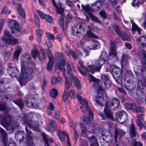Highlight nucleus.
I'll return each mask as SVG.
<instances>
[{"label": "nucleus", "mask_w": 146, "mask_h": 146, "mask_svg": "<svg viewBox=\"0 0 146 146\" xmlns=\"http://www.w3.org/2000/svg\"><path fill=\"white\" fill-rule=\"evenodd\" d=\"M46 52L47 56L49 60H53L54 56L52 54L50 50L49 49H47L46 50Z\"/></svg>", "instance_id": "3c124183"}, {"label": "nucleus", "mask_w": 146, "mask_h": 146, "mask_svg": "<svg viewBox=\"0 0 146 146\" xmlns=\"http://www.w3.org/2000/svg\"><path fill=\"white\" fill-rule=\"evenodd\" d=\"M46 36L48 40H54V39L55 37L54 35L50 33H46Z\"/></svg>", "instance_id": "338daca9"}, {"label": "nucleus", "mask_w": 146, "mask_h": 146, "mask_svg": "<svg viewBox=\"0 0 146 146\" xmlns=\"http://www.w3.org/2000/svg\"><path fill=\"white\" fill-rule=\"evenodd\" d=\"M77 95L80 104L82 105L80 106V108L84 114H86L87 111L91 110L90 106H88V102L86 99H83L82 96H79V94L78 93H77Z\"/></svg>", "instance_id": "423d86ee"}, {"label": "nucleus", "mask_w": 146, "mask_h": 146, "mask_svg": "<svg viewBox=\"0 0 146 146\" xmlns=\"http://www.w3.org/2000/svg\"><path fill=\"white\" fill-rule=\"evenodd\" d=\"M71 53L72 57L75 60H76L78 58L79 52L77 51L74 52L72 50H71Z\"/></svg>", "instance_id": "8fccbe9b"}, {"label": "nucleus", "mask_w": 146, "mask_h": 146, "mask_svg": "<svg viewBox=\"0 0 146 146\" xmlns=\"http://www.w3.org/2000/svg\"><path fill=\"white\" fill-rule=\"evenodd\" d=\"M8 72L12 77L17 76L19 74V70L16 68H13L11 66H9L7 69Z\"/></svg>", "instance_id": "aec40b11"}, {"label": "nucleus", "mask_w": 146, "mask_h": 146, "mask_svg": "<svg viewBox=\"0 0 146 146\" xmlns=\"http://www.w3.org/2000/svg\"><path fill=\"white\" fill-rule=\"evenodd\" d=\"M135 108L133 110V111L139 112V113H143L145 111L144 108L143 106H139L137 107L136 105L135 106Z\"/></svg>", "instance_id": "4c0bfd02"}, {"label": "nucleus", "mask_w": 146, "mask_h": 146, "mask_svg": "<svg viewBox=\"0 0 146 146\" xmlns=\"http://www.w3.org/2000/svg\"><path fill=\"white\" fill-rule=\"evenodd\" d=\"M115 117L119 122L123 123L127 120L128 115L125 111L122 110L116 113Z\"/></svg>", "instance_id": "9d476101"}, {"label": "nucleus", "mask_w": 146, "mask_h": 146, "mask_svg": "<svg viewBox=\"0 0 146 146\" xmlns=\"http://www.w3.org/2000/svg\"><path fill=\"white\" fill-rule=\"evenodd\" d=\"M129 133L131 137H135L136 136L135 127L133 124H131L129 126Z\"/></svg>", "instance_id": "c756f323"}, {"label": "nucleus", "mask_w": 146, "mask_h": 146, "mask_svg": "<svg viewBox=\"0 0 146 146\" xmlns=\"http://www.w3.org/2000/svg\"><path fill=\"white\" fill-rule=\"evenodd\" d=\"M89 80L91 82H95L94 84L95 87H97L99 86V80H96L92 75L90 74L89 75Z\"/></svg>", "instance_id": "c9c22d12"}, {"label": "nucleus", "mask_w": 146, "mask_h": 146, "mask_svg": "<svg viewBox=\"0 0 146 146\" xmlns=\"http://www.w3.org/2000/svg\"><path fill=\"white\" fill-rule=\"evenodd\" d=\"M80 127L81 129L82 132L83 134H86V133L87 132H89L90 133L94 132V129L92 128L90 130L87 129L84 124L82 123H80Z\"/></svg>", "instance_id": "b1692460"}, {"label": "nucleus", "mask_w": 146, "mask_h": 146, "mask_svg": "<svg viewBox=\"0 0 146 146\" xmlns=\"http://www.w3.org/2000/svg\"><path fill=\"white\" fill-rule=\"evenodd\" d=\"M130 82L127 83V84H125V88L127 90L131 91L133 89V85L129 83Z\"/></svg>", "instance_id": "de8ad7c7"}, {"label": "nucleus", "mask_w": 146, "mask_h": 146, "mask_svg": "<svg viewBox=\"0 0 146 146\" xmlns=\"http://www.w3.org/2000/svg\"><path fill=\"white\" fill-rule=\"evenodd\" d=\"M4 36H5L6 40H5L6 43L11 45H15L18 43V40L15 38L12 35H10L9 32L5 30L4 33Z\"/></svg>", "instance_id": "1a4fd4ad"}, {"label": "nucleus", "mask_w": 146, "mask_h": 146, "mask_svg": "<svg viewBox=\"0 0 146 146\" xmlns=\"http://www.w3.org/2000/svg\"><path fill=\"white\" fill-rule=\"evenodd\" d=\"M57 135L61 141H64L66 137L67 141H69V136L68 133L64 131H62L60 130H58L57 131Z\"/></svg>", "instance_id": "f3484780"}, {"label": "nucleus", "mask_w": 146, "mask_h": 146, "mask_svg": "<svg viewBox=\"0 0 146 146\" xmlns=\"http://www.w3.org/2000/svg\"><path fill=\"white\" fill-rule=\"evenodd\" d=\"M102 86L101 89L108 88L111 84V82L107 75L103 74L101 75Z\"/></svg>", "instance_id": "9b49d317"}, {"label": "nucleus", "mask_w": 146, "mask_h": 146, "mask_svg": "<svg viewBox=\"0 0 146 146\" xmlns=\"http://www.w3.org/2000/svg\"><path fill=\"white\" fill-rule=\"evenodd\" d=\"M84 24L82 23L80 25H78L76 26L72 27V34L75 36H80L81 34L84 32Z\"/></svg>", "instance_id": "6e6552de"}, {"label": "nucleus", "mask_w": 146, "mask_h": 146, "mask_svg": "<svg viewBox=\"0 0 146 146\" xmlns=\"http://www.w3.org/2000/svg\"><path fill=\"white\" fill-rule=\"evenodd\" d=\"M36 12L42 19H44L45 18L46 15H45L44 13L42 12L39 10H37Z\"/></svg>", "instance_id": "052dcab7"}, {"label": "nucleus", "mask_w": 146, "mask_h": 146, "mask_svg": "<svg viewBox=\"0 0 146 146\" xmlns=\"http://www.w3.org/2000/svg\"><path fill=\"white\" fill-rule=\"evenodd\" d=\"M56 55L60 59V61L56 62L55 64V66L58 69H60L62 71V74L64 76L65 79L68 80L67 77H66V75L65 72H66V69L64 66L66 64V62L64 54L62 53L57 52H56Z\"/></svg>", "instance_id": "7ed1b4c3"}, {"label": "nucleus", "mask_w": 146, "mask_h": 146, "mask_svg": "<svg viewBox=\"0 0 146 146\" xmlns=\"http://www.w3.org/2000/svg\"><path fill=\"white\" fill-rule=\"evenodd\" d=\"M34 16L35 20V23L36 26L38 28L40 27V25L39 23V18L38 15L36 14H34Z\"/></svg>", "instance_id": "09e8293b"}, {"label": "nucleus", "mask_w": 146, "mask_h": 146, "mask_svg": "<svg viewBox=\"0 0 146 146\" xmlns=\"http://www.w3.org/2000/svg\"><path fill=\"white\" fill-rule=\"evenodd\" d=\"M104 114L103 113H101L100 115L101 117L104 119H105L106 118L111 119H113V113L112 111L108 105H106L104 110Z\"/></svg>", "instance_id": "0eeeda50"}, {"label": "nucleus", "mask_w": 146, "mask_h": 146, "mask_svg": "<svg viewBox=\"0 0 146 146\" xmlns=\"http://www.w3.org/2000/svg\"><path fill=\"white\" fill-rule=\"evenodd\" d=\"M79 64L82 69V70H80L79 67H78V69L80 72L83 75H85L88 71L93 74L96 71L99 72L100 69V67H98L96 65H90L88 66L87 68L86 69L84 66L82 62L80 61Z\"/></svg>", "instance_id": "20e7f679"}, {"label": "nucleus", "mask_w": 146, "mask_h": 146, "mask_svg": "<svg viewBox=\"0 0 146 146\" xmlns=\"http://www.w3.org/2000/svg\"><path fill=\"white\" fill-rule=\"evenodd\" d=\"M21 72L26 77L32 76L35 74L33 69L27 67L25 62L23 61L21 62Z\"/></svg>", "instance_id": "39448f33"}, {"label": "nucleus", "mask_w": 146, "mask_h": 146, "mask_svg": "<svg viewBox=\"0 0 146 146\" xmlns=\"http://www.w3.org/2000/svg\"><path fill=\"white\" fill-rule=\"evenodd\" d=\"M65 86L66 88L64 90V92L62 96V99L64 102L66 101L68 99V89L70 87V84L69 81L66 78L65 80Z\"/></svg>", "instance_id": "6ab92c4d"}, {"label": "nucleus", "mask_w": 146, "mask_h": 146, "mask_svg": "<svg viewBox=\"0 0 146 146\" xmlns=\"http://www.w3.org/2000/svg\"><path fill=\"white\" fill-rule=\"evenodd\" d=\"M125 132L123 130L118 129H116L115 131L114 140L116 142L118 137L120 138L121 137L123 136Z\"/></svg>", "instance_id": "5701e85b"}, {"label": "nucleus", "mask_w": 146, "mask_h": 146, "mask_svg": "<svg viewBox=\"0 0 146 146\" xmlns=\"http://www.w3.org/2000/svg\"><path fill=\"white\" fill-rule=\"evenodd\" d=\"M109 55L110 57L113 58L115 60H117L119 59L117 55V51L115 49H110Z\"/></svg>", "instance_id": "cd10ccee"}, {"label": "nucleus", "mask_w": 146, "mask_h": 146, "mask_svg": "<svg viewBox=\"0 0 146 146\" xmlns=\"http://www.w3.org/2000/svg\"><path fill=\"white\" fill-rule=\"evenodd\" d=\"M88 15L92 21L101 24L100 21L96 16L91 13H88Z\"/></svg>", "instance_id": "79ce46f5"}, {"label": "nucleus", "mask_w": 146, "mask_h": 146, "mask_svg": "<svg viewBox=\"0 0 146 146\" xmlns=\"http://www.w3.org/2000/svg\"><path fill=\"white\" fill-rule=\"evenodd\" d=\"M137 43L140 47H146V36H142L136 39Z\"/></svg>", "instance_id": "a211bd4d"}, {"label": "nucleus", "mask_w": 146, "mask_h": 146, "mask_svg": "<svg viewBox=\"0 0 146 146\" xmlns=\"http://www.w3.org/2000/svg\"><path fill=\"white\" fill-rule=\"evenodd\" d=\"M0 134L1 135L4 141V146H7L5 141L7 138V134L5 131L1 127H0Z\"/></svg>", "instance_id": "7c9ffc66"}, {"label": "nucleus", "mask_w": 146, "mask_h": 146, "mask_svg": "<svg viewBox=\"0 0 146 146\" xmlns=\"http://www.w3.org/2000/svg\"><path fill=\"white\" fill-rule=\"evenodd\" d=\"M66 68L67 70V72H65L66 75V77L68 78V76L70 77V80L71 84H74L77 89L79 90L80 89L81 85L80 81L77 77L74 76L71 72L74 70V65L72 63L69 61L66 63Z\"/></svg>", "instance_id": "f257e3e1"}, {"label": "nucleus", "mask_w": 146, "mask_h": 146, "mask_svg": "<svg viewBox=\"0 0 146 146\" xmlns=\"http://www.w3.org/2000/svg\"><path fill=\"white\" fill-rule=\"evenodd\" d=\"M11 11L9 10L8 8L6 7H4L3 9L2 13L3 14L8 15L10 13Z\"/></svg>", "instance_id": "0e129e2a"}, {"label": "nucleus", "mask_w": 146, "mask_h": 146, "mask_svg": "<svg viewBox=\"0 0 146 146\" xmlns=\"http://www.w3.org/2000/svg\"><path fill=\"white\" fill-rule=\"evenodd\" d=\"M88 111V117L85 116H82L81 117V119L84 122L87 124H89L91 123L93 119L94 116V114L92 111L90 110Z\"/></svg>", "instance_id": "2eb2a0df"}, {"label": "nucleus", "mask_w": 146, "mask_h": 146, "mask_svg": "<svg viewBox=\"0 0 146 146\" xmlns=\"http://www.w3.org/2000/svg\"><path fill=\"white\" fill-rule=\"evenodd\" d=\"M31 53L33 57L36 58L37 56L38 55L39 52L37 50L35 49L32 50Z\"/></svg>", "instance_id": "680f3d73"}, {"label": "nucleus", "mask_w": 146, "mask_h": 146, "mask_svg": "<svg viewBox=\"0 0 146 146\" xmlns=\"http://www.w3.org/2000/svg\"><path fill=\"white\" fill-rule=\"evenodd\" d=\"M129 59L128 56L126 54H123L122 56L121 61V64L123 65L127 64H128V60Z\"/></svg>", "instance_id": "58836bf2"}, {"label": "nucleus", "mask_w": 146, "mask_h": 146, "mask_svg": "<svg viewBox=\"0 0 146 146\" xmlns=\"http://www.w3.org/2000/svg\"><path fill=\"white\" fill-rule=\"evenodd\" d=\"M2 55L5 57H8L11 55V54L9 51H4L2 52Z\"/></svg>", "instance_id": "774afa93"}, {"label": "nucleus", "mask_w": 146, "mask_h": 146, "mask_svg": "<svg viewBox=\"0 0 146 146\" xmlns=\"http://www.w3.org/2000/svg\"><path fill=\"white\" fill-rule=\"evenodd\" d=\"M62 4L60 2L57 3V6L56 7V12L59 14H61L63 13L64 11V9L62 7Z\"/></svg>", "instance_id": "72a5a7b5"}, {"label": "nucleus", "mask_w": 146, "mask_h": 146, "mask_svg": "<svg viewBox=\"0 0 146 146\" xmlns=\"http://www.w3.org/2000/svg\"><path fill=\"white\" fill-rule=\"evenodd\" d=\"M49 125L52 127L54 129H56L57 127V125L55 121L54 120H51L50 123Z\"/></svg>", "instance_id": "603ef678"}, {"label": "nucleus", "mask_w": 146, "mask_h": 146, "mask_svg": "<svg viewBox=\"0 0 146 146\" xmlns=\"http://www.w3.org/2000/svg\"><path fill=\"white\" fill-rule=\"evenodd\" d=\"M6 40V37L3 36V37L0 40V46H4L5 45L6 43V41L5 40Z\"/></svg>", "instance_id": "13d9d810"}, {"label": "nucleus", "mask_w": 146, "mask_h": 146, "mask_svg": "<svg viewBox=\"0 0 146 146\" xmlns=\"http://www.w3.org/2000/svg\"><path fill=\"white\" fill-rule=\"evenodd\" d=\"M100 15L102 18L104 19H106L107 17V15L106 12L104 10H102L99 13Z\"/></svg>", "instance_id": "bf43d9fd"}, {"label": "nucleus", "mask_w": 146, "mask_h": 146, "mask_svg": "<svg viewBox=\"0 0 146 146\" xmlns=\"http://www.w3.org/2000/svg\"><path fill=\"white\" fill-rule=\"evenodd\" d=\"M18 11L19 15L22 17L25 18V12L23 9L22 8V5L21 4H17Z\"/></svg>", "instance_id": "f704fd0d"}, {"label": "nucleus", "mask_w": 146, "mask_h": 146, "mask_svg": "<svg viewBox=\"0 0 146 146\" xmlns=\"http://www.w3.org/2000/svg\"><path fill=\"white\" fill-rule=\"evenodd\" d=\"M7 105L5 102L0 104V110H5L7 109Z\"/></svg>", "instance_id": "e2e57ef3"}, {"label": "nucleus", "mask_w": 146, "mask_h": 146, "mask_svg": "<svg viewBox=\"0 0 146 146\" xmlns=\"http://www.w3.org/2000/svg\"><path fill=\"white\" fill-rule=\"evenodd\" d=\"M26 105L29 107L33 106V103L35 100V98H33L30 95H27L25 97Z\"/></svg>", "instance_id": "412c9836"}, {"label": "nucleus", "mask_w": 146, "mask_h": 146, "mask_svg": "<svg viewBox=\"0 0 146 146\" xmlns=\"http://www.w3.org/2000/svg\"><path fill=\"white\" fill-rule=\"evenodd\" d=\"M26 143L27 146H35V144L33 141V137L32 136V133L26 127Z\"/></svg>", "instance_id": "ddd939ff"}, {"label": "nucleus", "mask_w": 146, "mask_h": 146, "mask_svg": "<svg viewBox=\"0 0 146 146\" xmlns=\"http://www.w3.org/2000/svg\"><path fill=\"white\" fill-rule=\"evenodd\" d=\"M104 98L102 97L97 96L95 99L96 103L99 106H104L105 102Z\"/></svg>", "instance_id": "c85d7f7f"}, {"label": "nucleus", "mask_w": 146, "mask_h": 146, "mask_svg": "<svg viewBox=\"0 0 146 146\" xmlns=\"http://www.w3.org/2000/svg\"><path fill=\"white\" fill-rule=\"evenodd\" d=\"M102 2L100 0H99L94 3L92 5L93 7H95L94 8L96 9H98L101 8Z\"/></svg>", "instance_id": "a19ab883"}, {"label": "nucleus", "mask_w": 146, "mask_h": 146, "mask_svg": "<svg viewBox=\"0 0 146 146\" xmlns=\"http://www.w3.org/2000/svg\"><path fill=\"white\" fill-rule=\"evenodd\" d=\"M45 19L49 23H52L53 22V20L52 17L48 15H46Z\"/></svg>", "instance_id": "69168bd1"}, {"label": "nucleus", "mask_w": 146, "mask_h": 146, "mask_svg": "<svg viewBox=\"0 0 146 146\" xmlns=\"http://www.w3.org/2000/svg\"><path fill=\"white\" fill-rule=\"evenodd\" d=\"M13 102L18 106L21 109L23 107L24 105L21 99L13 100Z\"/></svg>", "instance_id": "49530a36"}, {"label": "nucleus", "mask_w": 146, "mask_h": 146, "mask_svg": "<svg viewBox=\"0 0 146 146\" xmlns=\"http://www.w3.org/2000/svg\"><path fill=\"white\" fill-rule=\"evenodd\" d=\"M38 58L42 62H43L46 58V54L45 53L44 50L43 49H42L39 51Z\"/></svg>", "instance_id": "a878e982"}, {"label": "nucleus", "mask_w": 146, "mask_h": 146, "mask_svg": "<svg viewBox=\"0 0 146 146\" xmlns=\"http://www.w3.org/2000/svg\"><path fill=\"white\" fill-rule=\"evenodd\" d=\"M50 94L52 98H56L58 95V91L56 89L53 88L51 90Z\"/></svg>", "instance_id": "c03bdc74"}, {"label": "nucleus", "mask_w": 146, "mask_h": 146, "mask_svg": "<svg viewBox=\"0 0 146 146\" xmlns=\"http://www.w3.org/2000/svg\"><path fill=\"white\" fill-rule=\"evenodd\" d=\"M88 27L89 30L87 31L86 34L87 36L89 38H93L96 39L99 38V37L98 36L96 35L91 31V29H92V27L89 26H88Z\"/></svg>", "instance_id": "bb28decb"}, {"label": "nucleus", "mask_w": 146, "mask_h": 146, "mask_svg": "<svg viewBox=\"0 0 146 146\" xmlns=\"http://www.w3.org/2000/svg\"><path fill=\"white\" fill-rule=\"evenodd\" d=\"M141 52L142 55L141 57L142 58V61L144 62L146 64V52L144 49H141Z\"/></svg>", "instance_id": "a18cd8bd"}, {"label": "nucleus", "mask_w": 146, "mask_h": 146, "mask_svg": "<svg viewBox=\"0 0 146 146\" xmlns=\"http://www.w3.org/2000/svg\"><path fill=\"white\" fill-rule=\"evenodd\" d=\"M132 29L133 31L136 30L139 34H141L140 29L138 27L137 25L135 23H132Z\"/></svg>", "instance_id": "4d7b16f0"}, {"label": "nucleus", "mask_w": 146, "mask_h": 146, "mask_svg": "<svg viewBox=\"0 0 146 146\" xmlns=\"http://www.w3.org/2000/svg\"><path fill=\"white\" fill-rule=\"evenodd\" d=\"M111 4L115 9L117 10L119 7L117 5V2L116 0H110Z\"/></svg>", "instance_id": "864d4df0"}, {"label": "nucleus", "mask_w": 146, "mask_h": 146, "mask_svg": "<svg viewBox=\"0 0 146 146\" xmlns=\"http://www.w3.org/2000/svg\"><path fill=\"white\" fill-rule=\"evenodd\" d=\"M108 56V54L105 52H102L98 60L96 62V65L98 67H100V69L103 64L106 62L105 58Z\"/></svg>", "instance_id": "4468645a"}, {"label": "nucleus", "mask_w": 146, "mask_h": 146, "mask_svg": "<svg viewBox=\"0 0 146 146\" xmlns=\"http://www.w3.org/2000/svg\"><path fill=\"white\" fill-rule=\"evenodd\" d=\"M8 24L11 29V33H14L18 32L20 30V28L18 23L13 20H9L8 22Z\"/></svg>", "instance_id": "f8f14e48"}, {"label": "nucleus", "mask_w": 146, "mask_h": 146, "mask_svg": "<svg viewBox=\"0 0 146 146\" xmlns=\"http://www.w3.org/2000/svg\"><path fill=\"white\" fill-rule=\"evenodd\" d=\"M120 35L119 36H120L121 38L122 39L124 40L129 41L131 40L129 36L124 31H121Z\"/></svg>", "instance_id": "e433bc0d"}, {"label": "nucleus", "mask_w": 146, "mask_h": 146, "mask_svg": "<svg viewBox=\"0 0 146 146\" xmlns=\"http://www.w3.org/2000/svg\"><path fill=\"white\" fill-rule=\"evenodd\" d=\"M53 60H49V61L47 64L46 69L48 71H51L53 68L54 65Z\"/></svg>", "instance_id": "ea45409f"}, {"label": "nucleus", "mask_w": 146, "mask_h": 146, "mask_svg": "<svg viewBox=\"0 0 146 146\" xmlns=\"http://www.w3.org/2000/svg\"><path fill=\"white\" fill-rule=\"evenodd\" d=\"M119 101L117 98H113L111 99L108 103H106V105H108V107L112 106L113 109H115L119 106Z\"/></svg>", "instance_id": "dca6fc26"}, {"label": "nucleus", "mask_w": 146, "mask_h": 146, "mask_svg": "<svg viewBox=\"0 0 146 146\" xmlns=\"http://www.w3.org/2000/svg\"><path fill=\"white\" fill-rule=\"evenodd\" d=\"M25 122L29 127L32 128L33 130H36L38 129V123H37V125H35L34 123L32 121L31 119H28Z\"/></svg>", "instance_id": "393cba45"}, {"label": "nucleus", "mask_w": 146, "mask_h": 146, "mask_svg": "<svg viewBox=\"0 0 146 146\" xmlns=\"http://www.w3.org/2000/svg\"><path fill=\"white\" fill-rule=\"evenodd\" d=\"M12 118L7 113L4 115L0 114V123L5 128L7 131H13L14 127L11 123Z\"/></svg>", "instance_id": "f03ea898"}, {"label": "nucleus", "mask_w": 146, "mask_h": 146, "mask_svg": "<svg viewBox=\"0 0 146 146\" xmlns=\"http://www.w3.org/2000/svg\"><path fill=\"white\" fill-rule=\"evenodd\" d=\"M133 74L132 71L129 70H127L124 76V80L127 83L130 82V80L133 78Z\"/></svg>", "instance_id": "4be33fe9"}, {"label": "nucleus", "mask_w": 146, "mask_h": 146, "mask_svg": "<svg viewBox=\"0 0 146 146\" xmlns=\"http://www.w3.org/2000/svg\"><path fill=\"white\" fill-rule=\"evenodd\" d=\"M89 139L91 142L90 146H98V143L96 138L94 136L89 137Z\"/></svg>", "instance_id": "2f4dec72"}, {"label": "nucleus", "mask_w": 146, "mask_h": 146, "mask_svg": "<svg viewBox=\"0 0 146 146\" xmlns=\"http://www.w3.org/2000/svg\"><path fill=\"white\" fill-rule=\"evenodd\" d=\"M113 27L117 34L118 35H120L121 31H120L119 26L117 25H113Z\"/></svg>", "instance_id": "6e6d98bb"}, {"label": "nucleus", "mask_w": 146, "mask_h": 146, "mask_svg": "<svg viewBox=\"0 0 146 146\" xmlns=\"http://www.w3.org/2000/svg\"><path fill=\"white\" fill-rule=\"evenodd\" d=\"M135 104L134 103H131L130 104L127 103L126 104L125 106L127 108L129 109H132L133 111V110L135 108Z\"/></svg>", "instance_id": "5fc2aeb1"}, {"label": "nucleus", "mask_w": 146, "mask_h": 146, "mask_svg": "<svg viewBox=\"0 0 146 146\" xmlns=\"http://www.w3.org/2000/svg\"><path fill=\"white\" fill-rule=\"evenodd\" d=\"M64 16L62 15L60 17L59 19V22L60 25H61L63 28H64V27L66 25V23H65V24L64 23Z\"/></svg>", "instance_id": "37998d69"}, {"label": "nucleus", "mask_w": 146, "mask_h": 146, "mask_svg": "<svg viewBox=\"0 0 146 146\" xmlns=\"http://www.w3.org/2000/svg\"><path fill=\"white\" fill-rule=\"evenodd\" d=\"M92 41L93 42V47L90 48L88 46L89 49H97L100 47V44L96 40L93 39Z\"/></svg>", "instance_id": "473e14b6"}]
</instances>
